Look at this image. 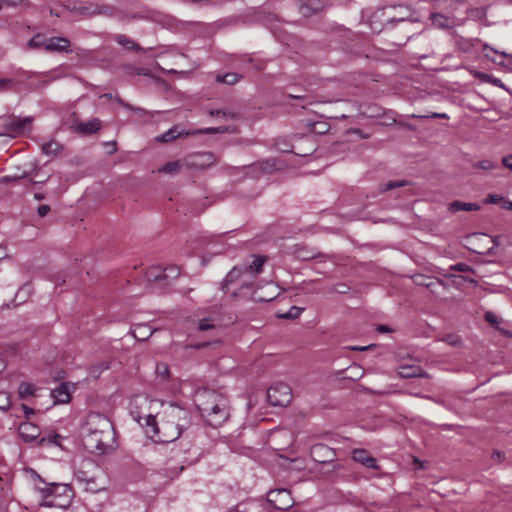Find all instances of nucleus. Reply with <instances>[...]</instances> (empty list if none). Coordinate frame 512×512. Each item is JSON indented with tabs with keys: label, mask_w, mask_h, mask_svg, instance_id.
<instances>
[{
	"label": "nucleus",
	"mask_w": 512,
	"mask_h": 512,
	"mask_svg": "<svg viewBox=\"0 0 512 512\" xmlns=\"http://www.w3.org/2000/svg\"><path fill=\"white\" fill-rule=\"evenodd\" d=\"M195 403L201 416L211 427L222 426L230 417L229 400L222 393L209 389L198 390Z\"/></svg>",
	"instance_id": "nucleus-1"
},
{
	"label": "nucleus",
	"mask_w": 512,
	"mask_h": 512,
	"mask_svg": "<svg viewBox=\"0 0 512 512\" xmlns=\"http://www.w3.org/2000/svg\"><path fill=\"white\" fill-rule=\"evenodd\" d=\"M37 482L34 486L41 494V506L67 508L73 499V489L68 484L46 483L36 474Z\"/></svg>",
	"instance_id": "nucleus-2"
},
{
	"label": "nucleus",
	"mask_w": 512,
	"mask_h": 512,
	"mask_svg": "<svg viewBox=\"0 0 512 512\" xmlns=\"http://www.w3.org/2000/svg\"><path fill=\"white\" fill-rule=\"evenodd\" d=\"M144 421L147 435L157 443H171L177 440L183 433L173 425V422H170L165 417L158 423L155 416L149 414L144 418Z\"/></svg>",
	"instance_id": "nucleus-3"
},
{
	"label": "nucleus",
	"mask_w": 512,
	"mask_h": 512,
	"mask_svg": "<svg viewBox=\"0 0 512 512\" xmlns=\"http://www.w3.org/2000/svg\"><path fill=\"white\" fill-rule=\"evenodd\" d=\"M163 415L167 420L173 422V425L182 432L191 427L192 417L190 411L177 403L170 402L164 406Z\"/></svg>",
	"instance_id": "nucleus-4"
},
{
	"label": "nucleus",
	"mask_w": 512,
	"mask_h": 512,
	"mask_svg": "<svg viewBox=\"0 0 512 512\" xmlns=\"http://www.w3.org/2000/svg\"><path fill=\"white\" fill-rule=\"evenodd\" d=\"M82 432L102 433L104 437H114V428L111 421L100 413H90L82 427Z\"/></svg>",
	"instance_id": "nucleus-5"
},
{
	"label": "nucleus",
	"mask_w": 512,
	"mask_h": 512,
	"mask_svg": "<svg viewBox=\"0 0 512 512\" xmlns=\"http://www.w3.org/2000/svg\"><path fill=\"white\" fill-rule=\"evenodd\" d=\"M103 435L101 432H82L85 448L92 453H106L112 447L114 437H104Z\"/></svg>",
	"instance_id": "nucleus-6"
},
{
	"label": "nucleus",
	"mask_w": 512,
	"mask_h": 512,
	"mask_svg": "<svg viewBox=\"0 0 512 512\" xmlns=\"http://www.w3.org/2000/svg\"><path fill=\"white\" fill-rule=\"evenodd\" d=\"M217 162V158L212 152H195L184 157L186 169L202 170Z\"/></svg>",
	"instance_id": "nucleus-7"
},
{
	"label": "nucleus",
	"mask_w": 512,
	"mask_h": 512,
	"mask_svg": "<svg viewBox=\"0 0 512 512\" xmlns=\"http://www.w3.org/2000/svg\"><path fill=\"white\" fill-rule=\"evenodd\" d=\"M267 399L272 406H286L292 400L291 389L287 384L278 383L267 390Z\"/></svg>",
	"instance_id": "nucleus-8"
},
{
	"label": "nucleus",
	"mask_w": 512,
	"mask_h": 512,
	"mask_svg": "<svg viewBox=\"0 0 512 512\" xmlns=\"http://www.w3.org/2000/svg\"><path fill=\"white\" fill-rule=\"evenodd\" d=\"M33 118L31 116L20 118L13 116L3 124V136H10L15 138L22 135L26 130L31 129Z\"/></svg>",
	"instance_id": "nucleus-9"
},
{
	"label": "nucleus",
	"mask_w": 512,
	"mask_h": 512,
	"mask_svg": "<svg viewBox=\"0 0 512 512\" xmlns=\"http://www.w3.org/2000/svg\"><path fill=\"white\" fill-rule=\"evenodd\" d=\"M70 11L85 17H91L95 15L111 16L113 14L112 7L91 2L74 4L70 8Z\"/></svg>",
	"instance_id": "nucleus-10"
},
{
	"label": "nucleus",
	"mask_w": 512,
	"mask_h": 512,
	"mask_svg": "<svg viewBox=\"0 0 512 512\" xmlns=\"http://www.w3.org/2000/svg\"><path fill=\"white\" fill-rule=\"evenodd\" d=\"M267 500L277 510H287L294 505V500L289 490L281 488L268 492Z\"/></svg>",
	"instance_id": "nucleus-11"
},
{
	"label": "nucleus",
	"mask_w": 512,
	"mask_h": 512,
	"mask_svg": "<svg viewBox=\"0 0 512 512\" xmlns=\"http://www.w3.org/2000/svg\"><path fill=\"white\" fill-rule=\"evenodd\" d=\"M253 262L249 265H242L245 273H247V280H244L241 284V288L252 286L256 275L260 274L263 270V265L267 260L266 256H253Z\"/></svg>",
	"instance_id": "nucleus-12"
},
{
	"label": "nucleus",
	"mask_w": 512,
	"mask_h": 512,
	"mask_svg": "<svg viewBox=\"0 0 512 512\" xmlns=\"http://www.w3.org/2000/svg\"><path fill=\"white\" fill-rule=\"evenodd\" d=\"M268 167H271V165H269V161H266L264 163H262L261 165H258V164H250V165H244V166H241V167H237V166H226L225 167V172L229 175V176H236L240 171L242 170H245L246 171V175H250L251 177H259L265 170L268 169Z\"/></svg>",
	"instance_id": "nucleus-13"
},
{
	"label": "nucleus",
	"mask_w": 512,
	"mask_h": 512,
	"mask_svg": "<svg viewBox=\"0 0 512 512\" xmlns=\"http://www.w3.org/2000/svg\"><path fill=\"white\" fill-rule=\"evenodd\" d=\"M311 458L318 463H330L335 460V451L325 444L318 443L310 449Z\"/></svg>",
	"instance_id": "nucleus-14"
},
{
	"label": "nucleus",
	"mask_w": 512,
	"mask_h": 512,
	"mask_svg": "<svg viewBox=\"0 0 512 512\" xmlns=\"http://www.w3.org/2000/svg\"><path fill=\"white\" fill-rule=\"evenodd\" d=\"M196 135L195 131L185 130L180 125H174L166 132L158 135L155 140L161 143H169L178 138Z\"/></svg>",
	"instance_id": "nucleus-15"
},
{
	"label": "nucleus",
	"mask_w": 512,
	"mask_h": 512,
	"mask_svg": "<svg viewBox=\"0 0 512 512\" xmlns=\"http://www.w3.org/2000/svg\"><path fill=\"white\" fill-rule=\"evenodd\" d=\"M352 459L366 468L379 470L380 466L375 457L371 456L366 449L356 448L351 451Z\"/></svg>",
	"instance_id": "nucleus-16"
},
{
	"label": "nucleus",
	"mask_w": 512,
	"mask_h": 512,
	"mask_svg": "<svg viewBox=\"0 0 512 512\" xmlns=\"http://www.w3.org/2000/svg\"><path fill=\"white\" fill-rule=\"evenodd\" d=\"M241 280L240 285L244 280H247V273H245L244 268L242 265L233 267L226 277L223 279L221 283V289L224 292H227L229 286L231 284L236 283L237 281Z\"/></svg>",
	"instance_id": "nucleus-17"
},
{
	"label": "nucleus",
	"mask_w": 512,
	"mask_h": 512,
	"mask_svg": "<svg viewBox=\"0 0 512 512\" xmlns=\"http://www.w3.org/2000/svg\"><path fill=\"white\" fill-rule=\"evenodd\" d=\"M71 127L75 132L79 134L91 135L100 129L101 122L98 118H92L86 122L75 121Z\"/></svg>",
	"instance_id": "nucleus-18"
},
{
	"label": "nucleus",
	"mask_w": 512,
	"mask_h": 512,
	"mask_svg": "<svg viewBox=\"0 0 512 512\" xmlns=\"http://www.w3.org/2000/svg\"><path fill=\"white\" fill-rule=\"evenodd\" d=\"M46 43H47V46H46L47 52H51V53H54V52L71 53L72 52V49L70 48L71 43H70L69 39H67L65 37H51V38L47 39Z\"/></svg>",
	"instance_id": "nucleus-19"
},
{
	"label": "nucleus",
	"mask_w": 512,
	"mask_h": 512,
	"mask_svg": "<svg viewBox=\"0 0 512 512\" xmlns=\"http://www.w3.org/2000/svg\"><path fill=\"white\" fill-rule=\"evenodd\" d=\"M18 434L23 441L32 442L39 438L40 428L31 422H23L18 427Z\"/></svg>",
	"instance_id": "nucleus-20"
},
{
	"label": "nucleus",
	"mask_w": 512,
	"mask_h": 512,
	"mask_svg": "<svg viewBox=\"0 0 512 512\" xmlns=\"http://www.w3.org/2000/svg\"><path fill=\"white\" fill-rule=\"evenodd\" d=\"M430 20L432 26L438 29H451L456 24L454 17L446 16L441 13H431Z\"/></svg>",
	"instance_id": "nucleus-21"
},
{
	"label": "nucleus",
	"mask_w": 512,
	"mask_h": 512,
	"mask_svg": "<svg viewBox=\"0 0 512 512\" xmlns=\"http://www.w3.org/2000/svg\"><path fill=\"white\" fill-rule=\"evenodd\" d=\"M51 396L55 404H66L71 399L70 387L67 383H61L57 388L51 391Z\"/></svg>",
	"instance_id": "nucleus-22"
},
{
	"label": "nucleus",
	"mask_w": 512,
	"mask_h": 512,
	"mask_svg": "<svg viewBox=\"0 0 512 512\" xmlns=\"http://www.w3.org/2000/svg\"><path fill=\"white\" fill-rule=\"evenodd\" d=\"M74 477H75L76 481H78L79 483L86 484V490L93 491V492L100 490V488L97 487L95 484V480H96L95 476L89 474L88 471H85L83 469H78L75 472Z\"/></svg>",
	"instance_id": "nucleus-23"
},
{
	"label": "nucleus",
	"mask_w": 512,
	"mask_h": 512,
	"mask_svg": "<svg viewBox=\"0 0 512 512\" xmlns=\"http://www.w3.org/2000/svg\"><path fill=\"white\" fill-rule=\"evenodd\" d=\"M398 375L401 378H427L428 374L420 366H401L398 370Z\"/></svg>",
	"instance_id": "nucleus-24"
},
{
	"label": "nucleus",
	"mask_w": 512,
	"mask_h": 512,
	"mask_svg": "<svg viewBox=\"0 0 512 512\" xmlns=\"http://www.w3.org/2000/svg\"><path fill=\"white\" fill-rule=\"evenodd\" d=\"M294 255L296 258L302 261H308L311 259L322 258L323 255L316 252L314 249L307 248L305 246L296 245L294 249Z\"/></svg>",
	"instance_id": "nucleus-25"
},
{
	"label": "nucleus",
	"mask_w": 512,
	"mask_h": 512,
	"mask_svg": "<svg viewBox=\"0 0 512 512\" xmlns=\"http://www.w3.org/2000/svg\"><path fill=\"white\" fill-rule=\"evenodd\" d=\"M183 168H186V165H184V158L180 160L167 162L161 168L158 169V172L173 175L178 173Z\"/></svg>",
	"instance_id": "nucleus-26"
},
{
	"label": "nucleus",
	"mask_w": 512,
	"mask_h": 512,
	"mask_svg": "<svg viewBox=\"0 0 512 512\" xmlns=\"http://www.w3.org/2000/svg\"><path fill=\"white\" fill-rule=\"evenodd\" d=\"M321 9V5L319 2L314 0H307L300 4L299 11L304 17H309L315 12Z\"/></svg>",
	"instance_id": "nucleus-27"
},
{
	"label": "nucleus",
	"mask_w": 512,
	"mask_h": 512,
	"mask_svg": "<svg viewBox=\"0 0 512 512\" xmlns=\"http://www.w3.org/2000/svg\"><path fill=\"white\" fill-rule=\"evenodd\" d=\"M114 40L119 45H121L122 47H124L127 50H135V51L142 50V48L134 40H132L131 38H129L128 36H126L124 34L115 35Z\"/></svg>",
	"instance_id": "nucleus-28"
},
{
	"label": "nucleus",
	"mask_w": 512,
	"mask_h": 512,
	"mask_svg": "<svg viewBox=\"0 0 512 512\" xmlns=\"http://www.w3.org/2000/svg\"><path fill=\"white\" fill-rule=\"evenodd\" d=\"M480 206L476 203L454 201L450 204V210L452 212L458 211H477Z\"/></svg>",
	"instance_id": "nucleus-29"
},
{
	"label": "nucleus",
	"mask_w": 512,
	"mask_h": 512,
	"mask_svg": "<svg viewBox=\"0 0 512 512\" xmlns=\"http://www.w3.org/2000/svg\"><path fill=\"white\" fill-rule=\"evenodd\" d=\"M145 277H146L147 281H149V282H157V281L164 280L163 268L160 266L150 267L146 271Z\"/></svg>",
	"instance_id": "nucleus-30"
},
{
	"label": "nucleus",
	"mask_w": 512,
	"mask_h": 512,
	"mask_svg": "<svg viewBox=\"0 0 512 512\" xmlns=\"http://www.w3.org/2000/svg\"><path fill=\"white\" fill-rule=\"evenodd\" d=\"M47 39L43 34L38 33L28 41L27 47L28 49L44 48L46 50Z\"/></svg>",
	"instance_id": "nucleus-31"
},
{
	"label": "nucleus",
	"mask_w": 512,
	"mask_h": 512,
	"mask_svg": "<svg viewBox=\"0 0 512 512\" xmlns=\"http://www.w3.org/2000/svg\"><path fill=\"white\" fill-rule=\"evenodd\" d=\"M41 150L48 156H55L62 150V145L57 141H49L42 144Z\"/></svg>",
	"instance_id": "nucleus-32"
},
{
	"label": "nucleus",
	"mask_w": 512,
	"mask_h": 512,
	"mask_svg": "<svg viewBox=\"0 0 512 512\" xmlns=\"http://www.w3.org/2000/svg\"><path fill=\"white\" fill-rule=\"evenodd\" d=\"M241 78H242V76L240 74L234 73V72H229V73H226L223 75H217L216 80L221 83L233 85V84L237 83Z\"/></svg>",
	"instance_id": "nucleus-33"
},
{
	"label": "nucleus",
	"mask_w": 512,
	"mask_h": 512,
	"mask_svg": "<svg viewBox=\"0 0 512 512\" xmlns=\"http://www.w3.org/2000/svg\"><path fill=\"white\" fill-rule=\"evenodd\" d=\"M473 168L475 169H481L484 171H491L499 167V165L492 160L489 159H483L476 161L472 164Z\"/></svg>",
	"instance_id": "nucleus-34"
},
{
	"label": "nucleus",
	"mask_w": 512,
	"mask_h": 512,
	"mask_svg": "<svg viewBox=\"0 0 512 512\" xmlns=\"http://www.w3.org/2000/svg\"><path fill=\"white\" fill-rule=\"evenodd\" d=\"M304 308L292 306L287 312L279 313L277 316L281 319H297L300 317Z\"/></svg>",
	"instance_id": "nucleus-35"
},
{
	"label": "nucleus",
	"mask_w": 512,
	"mask_h": 512,
	"mask_svg": "<svg viewBox=\"0 0 512 512\" xmlns=\"http://www.w3.org/2000/svg\"><path fill=\"white\" fill-rule=\"evenodd\" d=\"M419 284L430 289L432 293H436V288L444 286V282L438 279L426 278L423 279L422 282H418Z\"/></svg>",
	"instance_id": "nucleus-36"
},
{
	"label": "nucleus",
	"mask_w": 512,
	"mask_h": 512,
	"mask_svg": "<svg viewBox=\"0 0 512 512\" xmlns=\"http://www.w3.org/2000/svg\"><path fill=\"white\" fill-rule=\"evenodd\" d=\"M18 393L19 397L21 399H24L27 398L28 396L33 395L34 388L31 384L23 382L19 385Z\"/></svg>",
	"instance_id": "nucleus-37"
},
{
	"label": "nucleus",
	"mask_w": 512,
	"mask_h": 512,
	"mask_svg": "<svg viewBox=\"0 0 512 512\" xmlns=\"http://www.w3.org/2000/svg\"><path fill=\"white\" fill-rule=\"evenodd\" d=\"M179 275H180V270L177 266H169V267L163 268L164 280L176 279Z\"/></svg>",
	"instance_id": "nucleus-38"
},
{
	"label": "nucleus",
	"mask_w": 512,
	"mask_h": 512,
	"mask_svg": "<svg viewBox=\"0 0 512 512\" xmlns=\"http://www.w3.org/2000/svg\"><path fill=\"white\" fill-rule=\"evenodd\" d=\"M488 49H489L490 51H492L493 53L498 54V51H497V50H495V49H493V48H491V47H488V46L486 45V46L484 47V50H488ZM499 54H500L503 58H506V59H507V62H505V61H498L497 63H498L499 65H504V66H506V67H510V66H512V55H510V54H508V53H506V52H499Z\"/></svg>",
	"instance_id": "nucleus-39"
},
{
	"label": "nucleus",
	"mask_w": 512,
	"mask_h": 512,
	"mask_svg": "<svg viewBox=\"0 0 512 512\" xmlns=\"http://www.w3.org/2000/svg\"><path fill=\"white\" fill-rule=\"evenodd\" d=\"M211 116H222L225 119H233L236 117V114L231 112L227 109H218V110H211L210 111Z\"/></svg>",
	"instance_id": "nucleus-40"
},
{
	"label": "nucleus",
	"mask_w": 512,
	"mask_h": 512,
	"mask_svg": "<svg viewBox=\"0 0 512 512\" xmlns=\"http://www.w3.org/2000/svg\"><path fill=\"white\" fill-rule=\"evenodd\" d=\"M227 130V128L223 127H209L204 129H198L194 130L196 134H217V133H223Z\"/></svg>",
	"instance_id": "nucleus-41"
},
{
	"label": "nucleus",
	"mask_w": 512,
	"mask_h": 512,
	"mask_svg": "<svg viewBox=\"0 0 512 512\" xmlns=\"http://www.w3.org/2000/svg\"><path fill=\"white\" fill-rule=\"evenodd\" d=\"M10 407V397L6 392L0 391V410L6 411Z\"/></svg>",
	"instance_id": "nucleus-42"
},
{
	"label": "nucleus",
	"mask_w": 512,
	"mask_h": 512,
	"mask_svg": "<svg viewBox=\"0 0 512 512\" xmlns=\"http://www.w3.org/2000/svg\"><path fill=\"white\" fill-rule=\"evenodd\" d=\"M109 368V365L106 362H101L96 366H93L90 370V374L94 377H98L100 373L107 370Z\"/></svg>",
	"instance_id": "nucleus-43"
},
{
	"label": "nucleus",
	"mask_w": 512,
	"mask_h": 512,
	"mask_svg": "<svg viewBox=\"0 0 512 512\" xmlns=\"http://www.w3.org/2000/svg\"><path fill=\"white\" fill-rule=\"evenodd\" d=\"M450 269L458 272H474L473 268L466 263H457L450 266Z\"/></svg>",
	"instance_id": "nucleus-44"
},
{
	"label": "nucleus",
	"mask_w": 512,
	"mask_h": 512,
	"mask_svg": "<svg viewBox=\"0 0 512 512\" xmlns=\"http://www.w3.org/2000/svg\"><path fill=\"white\" fill-rule=\"evenodd\" d=\"M156 373L162 378V379H166L168 377V374H169V368L166 364L164 363H159L157 364L156 366Z\"/></svg>",
	"instance_id": "nucleus-45"
},
{
	"label": "nucleus",
	"mask_w": 512,
	"mask_h": 512,
	"mask_svg": "<svg viewBox=\"0 0 512 512\" xmlns=\"http://www.w3.org/2000/svg\"><path fill=\"white\" fill-rule=\"evenodd\" d=\"M332 292L339 294H346L349 292L350 287L345 283H337L332 287Z\"/></svg>",
	"instance_id": "nucleus-46"
},
{
	"label": "nucleus",
	"mask_w": 512,
	"mask_h": 512,
	"mask_svg": "<svg viewBox=\"0 0 512 512\" xmlns=\"http://www.w3.org/2000/svg\"><path fill=\"white\" fill-rule=\"evenodd\" d=\"M215 325L212 323L210 319H201L198 323V329L200 331H206L209 329H213Z\"/></svg>",
	"instance_id": "nucleus-47"
},
{
	"label": "nucleus",
	"mask_w": 512,
	"mask_h": 512,
	"mask_svg": "<svg viewBox=\"0 0 512 512\" xmlns=\"http://www.w3.org/2000/svg\"><path fill=\"white\" fill-rule=\"evenodd\" d=\"M406 185V181H389L385 184L384 186V191H388V190H392V189H395V188H398V187H402Z\"/></svg>",
	"instance_id": "nucleus-48"
},
{
	"label": "nucleus",
	"mask_w": 512,
	"mask_h": 512,
	"mask_svg": "<svg viewBox=\"0 0 512 512\" xmlns=\"http://www.w3.org/2000/svg\"><path fill=\"white\" fill-rule=\"evenodd\" d=\"M28 176H30V173H28V172H24V173H23V174H21V175H7V176H4V177L2 178V181H3V182L18 181V180H20V179H22V178H26V177H28Z\"/></svg>",
	"instance_id": "nucleus-49"
},
{
	"label": "nucleus",
	"mask_w": 512,
	"mask_h": 512,
	"mask_svg": "<svg viewBox=\"0 0 512 512\" xmlns=\"http://www.w3.org/2000/svg\"><path fill=\"white\" fill-rule=\"evenodd\" d=\"M413 118H441L448 119L449 116L446 113L433 112L430 115H412Z\"/></svg>",
	"instance_id": "nucleus-50"
},
{
	"label": "nucleus",
	"mask_w": 512,
	"mask_h": 512,
	"mask_svg": "<svg viewBox=\"0 0 512 512\" xmlns=\"http://www.w3.org/2000/svg\"><path fill=\"white\" fill-rule=\"evenodd\" d=\"M443 340L451 346H457L460 343V338L455 334L446 335Z\"/></svg>",
	"instance_id": "nucleus-51"
},
{
	"label": "nucleus",
	"mask_w": 512,
	"mask_h": 512,
	"mask_svg": "<svg viewBox=\"0 0 512 512\" xmlns=\"http://www.w3.org/2000/svg\"><path fill=\"white\" fill-rule=\"evenodd\" d=\"M503 200H504V198L500 195L490 194V195H488V197L486 199V203L499 204Z\"/></svg>",
	"instance_id": "nucleus-52"
},
{
	"label": "nucleus",
	"mask_w": 512,
	"mask_h": 512,
	"mask_svg": "<svg viewBox=\"0 0 512 512\" xmlns=\"http://www.w3.org/2000/svg\"><path fill=\"white\" fill-rule=\"evenodd\" d=\"M130 74H135V75H143V76H147L149 75V70L146 69V68H140V67H133V68H130Z\"/></svg>",
	"instance_id": "nucleus-53"
},
{
	"label": "nucleus",
	"mask_w": 512,
	"mask_h": 512,
	"mask_svg": "<svg viewBox=\"0 0 512 512\" xmlns=\"http://www.w3.org/2000/svg\"><path fill=\"white\" fill-rule=\"evenodd\" d=\"M50 210L51 208L49 205H40L37 208V213L40 217H45L50 212Z\"/></svg>",
	"instance_id": "nucleus-54"
},
{
	"label": "nucleus",
	"mask_w": 512,
	"mask_h": 512,
	"mask_svg": "<svg viewBox=\"0 0 512 512\" xmlns=\"http://www.w3.org/2000/svg\"><path fill=\"white\" fill-rule=\"evenodd\" d=\"M485 320L490 324H497L498 319L497 316L493 312H486L485 313Z\"/></svg>",
	"instance_id": "nucleus-55"
},
{
	"label": "nucleus",
	"mask_w": 512,
	"mask_h": 512,
	"mask_svg": "<svg viewBox=\"0 0 512 512\" xmlns=\"http://www.w3.org/2000/svg\"><path fill=\"white\" fill-rule=\"evenodd\" d=\"M502 164L504 167L512 170V155H507L502 158Z\"/></svg>",
	"instance_id": "nucleus-56"
},
{
	"label": "nucleus",
	"mask_w": 512,
	"mask_h": 512,
	"mask_svg": "<svg viewBox=\"0 0 512 512\" xmlns=\"http://www.w3.org/2000/svg\"><path fill=\"white\" fill-rule=\"evenodd\" d=\"M492 458L497 461V462H502L504 459H505V455L503 452L501 451H498V450H495L493 453H492Z\"/></svg>",
	"instance_id": "nucleus-57"
},
{
	"label": "nucleus",
	"mask_w": 512,
	"mask_h": 512,
	"mask_svg": "<svg viewBox=\"0 0 512 512\" xmlns=\"http://www.w3.org/2000/svg\"><path fill=\"white\" fill-rule=\"evenodd\" d=\"M405 19H409V20H411L413 22L419 21V18L417 16H414L413 14L407 15V17L402 16V17H400L398 19H393V21L401 22V21H404Z\"/></svg>",
	"instance_id": "nucleus-58"
},
{
	"label": "nucleus",
	"mask_w": 512,
	"mask_h": 512,
	"mask_svg": "<svg viewBox=\"0 0 512 512\" xmlns=\"http://www.w3.org/2000/svg\"><path fill=\"white\" fill-rule=\"evenodd\" d=\"M125 107L133 110V111H137V112H141L143 114H147V115H150V116H153L154 113L152 112H148V111H145L144 109L142 108H135V107H132L131 105H128V104H125Z\"/></svg>",
	"instance_id": "nucleus-59"
},
{
	"label": "nucleus",
	"mask_w": 512,
	"mask_h": 512,
	"mask_svg": "<svg viewBox=\"0 0 512 512\" xmlns=\"http://www.w3.org/2000/svg\"><path fill=\"white\" fill-rule=\"evenodd\" d=\"M353 133L357 134L362 139H368L370 137L369 134L363 133V131L361 129H358V128L353 129Z\"/></svg>",
	"instance_id": "nucleus-60"
},
{
	"label": "nucleus",
	"mask_w": 512,
	"mask_h": 512,
	"mask_svg": "<svg viewBox=\"0 0 512 512\" xmlns=\"http://www.w3.org/2000/svg\"><path fill=\"white\" fill-rule=\"evenodd\" d=\"M208 344H209L208 342H201V343L191 344L188 347L193 348V349H202V348L206 347Z\"/></svg>",
	"instance_id": "nucleus-61"
},
{
	"label": "nucleus",
	"mask_w": 512,
	"mask_h": 512,
	"mask_svg": "<svg viewBox=\"0 0 512 512\" xmlns=\"http://www.w3.org/2000/svg\"><path fill=\"white\" fill-rule=\"evenodd\" d=\"M28 292H29V288H28V287H23V288H21V289L17 292V294H16V296H15L14 301H16L17 299H21V294H22V293H26V294H27Z\"/></svg>",
	"instance_id": "nucleus-62"
},
{
	"label": "nucleus",
	"mask_w": 512,
	"mask_h": 512,
	"mask_svg": "<svg viewBox=\"0 0 512 512\" xmlns=\"http://www.w3.org/2000/svg\"><path fill=\"white\" fill-rule=\"evenodd\" d=\"M377 331L380 332V333H385V332H390L391 329L387 325H378L377 326Z\"/></svg>",
	"instance_id": "nucleus-63"
},
{
	"label": "nucleus",
	"mask_w": 512,
	"mask_h": 512,
	"mask_svg": "<svg viewBox=\"0 0 512 512\" xmlns=\"http://www.w3.org/2000/svg\"><path fill=\"white\" fill-rule=\"evenodd\" d=\"M24 413L26 416H29L31 414H34V410L26 405H22Z\"/></svg>",
	"instance_id": "nucleus-64"
}]
</instances>
